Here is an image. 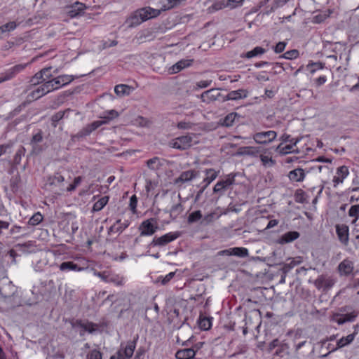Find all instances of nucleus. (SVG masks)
<instances>
[{
	"instance_id": "f257e3e1",
	"label": "nucleus",
	"mask_w": 359,
	"mask_h": 359,
	"mask_svg": "<svg viewBox=\"0 0 359 359\" xmlns=\"http://www.w3.org/2000/svg\"><path fill=\"white\" fill-rule=\"evenodd\" d=\"M74 79V76L60 75L45 81L42 85L33 90L29 96L32 99L37 100L47 93L57 90L61 87L71 83Z\"/></svg>"
},
{
	"instance_id": "f03ea898",
	"label": "nucleus",
	"mask_w": 359,
	"mask_h": 359,
	"mask_svg": "<svg viewBox=\"0 0 359 359\" xmlns=\"http://www.w3.org/2000/svg\"><path fill=\"white\" fill-rule=\"evenodd\" d=\"M196 135L193 133L180 136L171 140L168 142L169 147L178 150H186L192 146L194 137Z\"/></svg>"
},
{
	"instance_id": "7ed1b4c3",
	"label": "nucleus",
	"mask_w": 359,
	"mask_h": 359,
	"mask_svg": "<svg viewBox=\"0 0 359 359\" xmlns=\"http://www.w3.org/2000/svg\"><path fill=\"white\" fill-rule=\"evenodd\" d=\"M158 228V223L155 218H150L143 221L139 227L141 236L153 235Z\"/></svg>"
},
{
	"instance_id": "20e7f679",
	"label": "nucleus",
	"mask_w": 359,
	"mask_h": 359,
	"mask_svg": "<svg viewBox=\"0 0 359 359\" xmlns=\"http://www.w3.org/2000/svg\"><path fill=\"white\" fill-rule=\"evenodd\" d=\"M277 137V133L274 130H269L256 133L252 138L257 144H266L273 141Z\"/></svg>"
},
{
	"instance_id": "39448f33",
	"label": "nucleus",
	"mask_w": 359,
	"mask_h": 359,
	"mask_svg": "<svg viewBox=\"0 0 359 359\" xmlns=\"http://www.w3.org/2000/svg\"><path fill=\"white\" fill-rule=\"evenodd\" d=\"M16 292L13 283L8 278H3L0 280V294L5 298L11 297Z\"/></svg>"
},
{
	"instance_id": "423d86ee",
	"label": "nucleus",
	"mask_w": 359,
	"mask_h": 359,
	"mask_svg": "<svg viewBox=\"0 0 359 359\" xmlns=\"http://www.w3.org/2000/svg\"><path fill=\"white\" fill-rule=\"evenodd\" d=\"M179 236L180 233L178 232H170L161 237H154L151 243V245L154 246H164L169 243L170 242L177 238Z\"/></svg>"
},
{
	"instance_id": "0eeeda50",
	"label": "nucleus",
	"mask_w": 359,
	"mask_h": 359,
	"mask_svg": "<svg viewBox=\"0 0 359 359\" xmlns=\"http://www.w3.org/2000/svg\"><path fill=\"white\" fill-rule=\"evenodd\" d=\"M145 11L142 9L136 11L130 18L126 20L129 27H134L140 25L142 22L147 20V15Z\"/></svg>"
},
{
	"instance_id": "6e6552de",
	"label": "nucleus",
	"mask_w": 359,
	"mask_h": 359,
	"mask_svg": "<svg viewBox=\"0 0 359 359\" xmlns=\"http://www.w3.org/2000/svg\"><path fill=\"white\" fill-rule=\"evenodd\" d=\"M335 283L334 278L322 275L315 280L314 285L318 290H327L332 287Z\"/></svg>"
},
{
	"instance_id": "1a4fd4ad",
	"label": "nucleus",
	"mask_w": 359,
	"mask_h": 359,
	"mask_svg": "<svg viewBox=\"0 0 359 359\" xmlns=\"http://www.w3.org/2000/svg\"><path fill=\"white\" fill-rule=\"evenodd\" d=\"M26 66L27 65L25 64H20L11 67L0 76V83L14 78L18 73L22 72L26 67Z\"/></svg>"
},
{
	"instance_id": "9d476101",
	"label": "nucleus",
	"mask_w": 359,
	"mask_h": 359,
	"mask_svg": "<svg viewBox=\"0 0 359 359\" xmlns=\"http://www.w3.org/2000/svg\"><path fill=\"white\" fill-rule=\"evenodd\" d=\"M107 123V121H95L90 124L83 128L76 135L78 137H83L89 135L93 131L95 130L103 124Z\"/></svg>"
},
{
	"instance_id": "9b49d317",
	"label": "nucleus",
	"mask_w": 359,
	"mask_h": 359,
	"mask_svg": "<svg viewBox=\"0 0 359 359\" xmlns=\"http://www.w3.org/2000/svg\"><path fill=\"white\" fill-rule=\"evenodd\" d=\"M65 180L62 175L56 173L53 176L49 177L44 184V189L50 191H54V187L62 184Z\"/></svg>"
},
{
	"instance_id": "f8f14e48",
	"label": "nucleus",
	"mask_w": 359,
	"mask_h": 359,
	"mask_svg": "<svg viewBox=\"0 0 359 359\" xmlns=\"http://www.w3.org/2000/svg\"><path fill=\"white\" fill-rule=\"evenodd\" d=\"M86 6L84 4L76 1L67 8V13L71 18H75L83 13Z\"/></svg>"
},
{
	"instance_id": "ddd939ff",
	"label": "nucleus",
	"mask_w": 359,
	"mask_h": 359,
	"mask_svg": "<svg viewBox=\"0 0 359 359\" xmlns=\"http://www.w3.org/2000/svg\"><path fill=\"white\" fill-rule=\"evenodd\" d=\"M337 175L333 177L332 182L334 187H337L338 184L343 183L344 179L347 177L349 174V170L347 166L341 165L337 169Z\"/></svg>"
},
{
	"instance_id": "4468645a",
	"label": "nucleus",
	"mask_w": 359,
	"mask_h": 359,
	"mask_svg": "<svg viewBox=\"0 0 359 359\" xmlns=\"http://www.w3.org/2000/svg\"><path fill=\"white\" fill-rule=\"evenodd\" d=\"M336 232L340 242L346 245L349 240L348 226L346 224H337L336 225Z\"/></svg>"
},
{
	"instance_id": "2eb2a0df",
	"label": "nucleus",
	"mask_w": 359,
	"mask_h": 359,
	"mask_svg": "<svg viewBox=\"0 0 359 359\" xmlns=\"http://www.w3.org/2000/svg\"><path fill=\"white\" fill-rule=\"evenodd\" d=\"M233 182V178H227L224 180L218 181L213 187V193L218 194L219 196H222L227 188L231 185Z\"/></svg>"
},
{
	"instance_id": "dca6fc26",
	"label": "nucleus",
	"mask_w": 359,
	"mask_h": 359,
	"mask_svg": "<svg viewBox=\"0 0 359 359\" xmlns=\"http://www.w3.org/2000/svg\"><path fill=\"white\" fill-rule=\"evenodd\" d=\"M138 336L137 335L133 341H129L127 342L126 345L121 344L120 350L123 352V355L128 359L131 358L133 355L134 351L136 347V342L138 339Z\"/></svg>"
},
{
	"instance_id": "f3484780",
	"label": "nucleus",
	"mask_w": 359,
	"mask_h": 359,
	"mask_svg": "<svg viewBox=\"0 0 359 359\" xmlns=\"http://www.w3.org/2000/svg\"><path fill=\"white\" fill-rule=\"evenodd\" d=\"M198 175V172L194 170H189L182 172L180 175L175 180V184H182L185 182H190L193 179L196 178Z\"/></svg>"
},
{
	"instance_id": "a211bd4d",
	"label": "nucleus",
	"mask_w": 359,
	"mask_h": 359,
	"mask_svg": "<svg viewBox=\"0 0 359 359\" xmlns=\"http://www.w3.org/2000/svg\"><path fill=\"white\" fill-rule=\"evenodd\" d=\"M311 348V343L306 340L294 343V351L297 356H304Z\"/></svg>"
},
{
	"instance_id": "6ab92c4d",
	"label": "nucleus",
	"mask_w": 359,
	"mask_h": 359,
	"mask_svg": "<svg viewBox=\"0 0 359 359\" xmlns=\"http://www.w3.org/2000/svg\"><path fill=\"white\" fill-rule=\"evenodd\" d=\"M220 96L221 94L218 88H212L203 92L201 98L204 102H210L219 100Z\"/></svg>"
},
{
	"instance_id": "aec40b11",
	"label": "nucleus",
	"mask_w": 359,
	"mask_h": 359,
	"mask_svg": "<svg viewBox=\"0 0 359 359\" xmlns=\"http://www.w3.org/2000/svg\"><path fill=\"white\" fill-rule=\"evenodd\" d=\"M43 133L41 130H39L32 135L29 144L32 147L33 152L39 153L41 151V147L39 146V144L43 141Z\"/></svg>"
},
{
	"instance_id": "412c9836",
	"label": "nucleus",
	"mask_w": 359,
	"mask_h": 359,
	"mask_svg": "<svg viewBox=\"0 0 359 359\" xmlns=\"http://www.w3.org/2000/svg\"><path fill=\"white\" fill-rule=\"evenodd\" d=\"M172 199L173 201L176 202L170 210V216L174 219L182 212L184 208L180 202L181 197L180 194L177 197H172Z\"/></svg>"
},
{
	"instance_id": "4be33fe9",
	"label": "nucleus",
	"mask_w": 359,
	"mask_h": 359,
	"mask_svg": "<svg viewBox=\"0 0 359 359\" xmlns=\"http://www.w3.org/2000/svg\"><path fill=\"white\" fill-rule=\"evenodd\" d=\"M72 327L74 328H81V330H83V331H86L89 333H93L96 326L94 323L88 322V321H83L81 320H76V321H73L72 323Z\"/></svg>"
},
{
	"instance_id": "5701e85b",
	"label": "nucleus",
	"mask_w": 359,
	"mask_h": 359,
	"mask_svg": "<svg viewBox=\"0 0 359 359\" xmlns=\"http://www.w3.org/2000/svg\"><path fill=\"white\" fill-rule=\"evenodd\" d=\"M353 263L348 259L343 260L338 266V270L341 276H348L353 271Z\"/></svg>"
},
{
	"instance_id": "b1692460",
	"label": "nucleus",
	"mask_w": 359,
	"mask_h": 359,
	"mask_svg": "<svg viewBox=\"0 0 359 359\" xmlns=\"http://www.w3.org/2000/svg\"><path fill=\"white\" fill-rule=\"evenodd\" d=\"M192 63L193 60H181L169 68V72L171 74L178 73L184 68L190 67Z\"/></svg>"
},
{
	"instance_id": "393cba45",
	"label": "nucleus",
	"mask_w": 359,
	"mask_h": 359,
	"mask_svg": "<svg viewBox=\"0 0 359 359\" xmlns=\"http://www.w3.org/2000/svg\"><path fill=\"white\" fill-rule=\"evenodd\" d=\"M52 69L51 67H45L36 72L34 76L30 80V82L32 83V85L36 86L41 84L42 85L45 81L43 79V75L46 72H50V70Z\"/></svg>"
},
{
	"instance_id": "a878e982",
	"label": "nucleus",
	"mask_w": 359,
	"mask_h": 359,
	"mask_svg": "<svg viewBox=\"0 0 359 359\" xmlns=\"http://www.w3.org/2000/svg\"><path fill=\"white\" fill-rule=\"evenodd\" d=\"M306 174L302 168H296L288 173V177L292 182H300L305 178Z\"/></svg>"
},
{
	"instance_id": "bb28decb",
	"label": "nucleus",
	"mask_w": 359,
	"mask_h": 359,
	"mask_svg": "<svg viewBox=\"0 0 359 359\" xmlns=\"http://www.w3.org/2000/svg\"><path fill=\"white\" fill-rule=\"evenodd\" d=\"M195 355L196 351L194 349L189 348L177 351L175 357L177 359H192Z\"/></svg>"
},
{
	"instance_id": "cd10ccee",
	"label": "nucleus",
	"mask_w": 359,
	"mask_h": 359,
	"mask_svg": "<svg viewBox=\"0 0 359 359\" xmlns=\"http://www.w3.org/2000/svg\"><path fill=\"white\" fill-rule=\"evenodd\" d=\"M247 97V92L245 90L239 89L229 93L223 100H236Z\"/></svg>"
},
{
	"instance_id": "c85d7f7f",
	"label": "nucleus",
	"mask_w": 359,
	"mask_h": 359,
	"mask_svg": "<svg viewBox=\"0 0 359 359\" xmlns=\"http://www.w3.org/2000/svg\"><path fill=\"white\" fill-rule=\"evenodd\" d=\"M290 262L283 264L281 271L283 273H287L293 267L300 264L303 260L301 257H297L293 259H289Z\"/></svg>"
},
{
	"instance_id": "c756f323",
	"label": "nucleus",
	"mask_w": 359,
	"mask_h": 359,
	"mask_svg": "<svg viewBox=\"0 0 359 359\" xmlns=\"http://www.w3.org/2000/svg\"><path fill=\"white\" fill-rule=\"evenodd\" d=\"M240 116H241L236 112L230 113L227 114L223 119L220 120V124L222 126L231 127L233 125L236 118H239Z\"/></svg>"
},
{
	"instance_id": "7c9ffc66",
	"label": "nucleus",
	"mask_w": 359,
	"mask_h": 359,
	"mask_svg": "<svg viewBox=\"0 0 359 359\" xmlns=\"http://www.w3.org/2000/svg\"><path fill=\"white\" fill-rule=\"evenodd\" d=\"M129 224L130 222L128 220H125L124 222H121V219H118L116 223L109 228V231L114 233H121L125 229H126Z\"/></svg>"
},
{
	"instance_id": "2f4dec72",
	"label": "nucleus",
	"mask_w": 359,
	"mask_h": 359,
	"mask_svg": "<svg viewBox=\"0 0 359 359\" xmlns=\"http://www.w3.org/2000/svg\"><path fill=\"white\" fill-rule=\"evenodd\" d=\"M299 237V233L297 231H289L284 233L280 238L279 243L280 244L288 243L294 241Z\"/></svg>"
},
{
	"instance_id": "473e14b6",
	"label": "nucleus",
	"mask_w": 359,
	"mask_h": 359,
	"mask_svg": "<svg viewBox=\"0 0 359 359\" xmlns=\"http://www.w3.org/2000/svg\"><path fill=\"white\" fill-rule=\"evenodd\" d=\"M219 173V170L216 171L215 169L210 168L206 169L205 170V177L203 180L204 183H207V184H210L212 181H214Z\"/></svg>"
},
{
	"instance_id": "72a5a7b5",
	"label": "nucleus",
	"mask_w": 359,
	"mask_h": 359,
	"mask_svg": "<svg viewBox=\"0 0 359 359\" xmlns=\"http://www.w3.org/2000/svg\"><path fill=\"white\" fill-rule=\"evenodd\" d=\"M259 152V150L257 147H243L239 148L238 154L240 155L256 156Z\"/></svg>"
},
{
	"instance_id": "f704fd0d",
	"label": "nucleus",
	"mask_w": 359,
	"mask_h": 359,
	"mask_svg": "<svg viewBox=\"0 0 359 359\" xmlns=\"http://www.w3.org/2000/svg\"><path fill=\"white\" fill-rule=\"evenodd\" d=\"M131 87L125 84H119L115 86L114 92L118 96L128 95L130 93Z\"/></svg>"
},
{
	"instance_id": "c9c22d12",
	"label": "nucleus",
	"mask_w": 359,
	"mask_h": 359,
	"mask_svg": "<svg viewBox=\"0 0 359 359\" xmlns=\"http://www.w3.org/2000/svg\"><path fill=\"white\" fill-rule=\"evenodd\" d=\"M354 319V316H351L350 314L341 315V314H334L332 317V320L337 323L339 325H342L346 322L353 321Z\"/></svg>"
},
{
	"instance_id": "e433bc0d",
	"label": "nucleus",
	"mask_w": 359,
	"mask_h": 359,
	"mask_svg": "<svg viewBox=\"0 0 359 359\" xmlns=\"http://www.w3.org/2000/svg\"><path fill=\"white\" fill-rule=\"evenodd\" d=\"M61 271H81L83 268L78 266V264L73 262H65L60 265Z\"/></svg>"
},
{
	"instance_id": "4c0bfd02",
	"label": "nucleus",
	"mask_w": 359,
	"mask_h": 359,
	"mask_svg": "<svg viewBox=\"0 0 359 359\" xmlns=\"http://www.w3.org/2000/svg\"><path fill=\"white\" fill-rule=\"evenodd\" d=\"M69 111L70 109H67L65 111H60L53 114L51 117L52 126L55 128L57 122L62 120Z\"/></svg>"
},
{
	"instance_id": "58836bf2",
	"label": "nucleus",
	"mask_w": 359,
	"mask_h": 359,
	"mask_svg": "<svg viewBox=\"0 0 359 359\" xmlns=\"http://www.w3.org/2000/svg\"><path fill=\"white\" fill-rule=\"evenodd\" d=\"M355 338L354 334H350L347 335L346 337H344L341 338L337 343V348L333 349V351L342 348L349 344H351Z\"/></svg>"
},
{
	"instance_id": "ea45409f",
	"label": "nucleus",
	"mask_w": 359,
	"mask_h": 359,
	"mask_svg": "<svg viewBox=\"0 0 359 359\" xmlns=\"http://www.w3.org/2000/svg\"><path fill=\"white\" fill-rule=\"evenodd\" d=\"M109 196H103L95 202L93 205L92 212H98L101 210L108 203Z\"/></svg>"
},
{
	"instance_id": "a19ab883",
	"label": "nucleus",
	"mask_w": 359,
	"mask_h": 359,
	"mask_svg": "<svg viewBox=\"0 0 359 359\" xmlns=\"http://www.w3.org/2000/svg\"><path fill=\"white\" fill-rule=\"evenodd\" d=\"M147 165L149 169L156 170L162 166V163L158 157H154L147 161Z\"/></svg>"
},
{
	"instance_id": "79ce46f5",
	"label": "nucleus",
	"mask_w": 359,
	"mask_h": 359,
	"mask_svg": "<svg viewBox=\"0 0 359 359\" xmlns=\"http://www.w3.org/2000/svg\"><path fill=\"white\" fill-rule=\"evenodd\" d=\"M232 255L242 258L247 257L249 255L248 250L242 247L232 248Z\"/></svg>"
},
{
	"instance_id": "37998d69",
	"label": "nucleus",
	"mask_w": 359,
	"mask_h": 359,
	"mask_svg": "<svg viewBox=\"0 0 359 359\" xmlns=\"http://www.w3.org/2000/svg\"><path fill=\"white\" fill-rule=\"evenodd\" d=\"M203 215L201 210H196L191 212L187 218V222L189 224H193L198 222L199 220H202Z\"/></svg>"
},
{
	"instance_id": "c03bdc74",
	"label": "nucleus",
	"mask_w": 359,
	"mask_h": 359,
	"mask_svg": "<svg viewBox=\"0 0 359 359\" xmlns=\"http://www.w3.org/2000/svg\"><path fill=\"white\" fill-rule=\"evenodd\" d=\"M266 52V50L260 46L255 47L253 50L247 52L243 57L247 58H252L259 55H262Z\"/></svg>"
},
{
	"instance_id": "a18cd8bd",
	"label": "nucleus",
	"mask_w": 359,
	"mask_h": 359,
	"mask_svg": "<svg viewBox=\"0 0 359 359\" xmlns=\"http://www.w3.org/2000/svg\"><path fill=\"white\" fill-rule=\"evenodd\" d=\"M123 277L114 273H109V278L108 279V283H111L115 284L116 285H123Z\"/></svg>"
},
{
	"instance_id": "49530a36",
	"label": "nucleus",
	"mask_w": 359,
	"mask_h": 359,
	"mask_svg": "<svg viewBox=\"0 0 359 359\" xmlns=\"http://www.w3.org/2000/svg\"><path fill=\"white\" fill-rule=\"evenodd\" d=\"M348 215L353 217L352 224H355L359 217V204L352 205L348 210Z\"/></svg>"
},
{
	"instance_id": "de8ad7c7",
	"label": "nucleus",
	"mask_w": 359,
	"mask_h": 359,
	"mask_svg": "<svg viewBox=\"0 0 359 359\" xmlns=\"http://www.w3.org/2000/svg\"><path fill=\"white\" fill-rule=\"evenodd\" d=\"M17 23L14 21L8 22L0 27V34H4L7 32L13 31L17 27Z\"/></svg>"
},
{
	"instance_id": "09e8293b",
	"label": "nucleus",
	"mask_w": 359,
	"mask_h": 359,
	"mask_svg": "<svg viewBox=\"0 0 359 359\" xmlns=\"http://www.w3.org/2000/svg\"><path fill=\"white\" fill-rule=\"evenodd\" d=\"M142 10L146 12L144 14L147 15V20L150 18H155L161 13V10L154 9L150 7L144 8H142Z\"/></svg>"
},
{
	"instance_id": "8fccbe9b",
	"label": "nucleus",
	"mask_w": 359,
	"mask_h": 359,
	"mask_svg": "<svg viewBox=\"0 0 359 359\" xmlns=\"http://www.w3.org/2000/svg\"><path fill=\"white\" fill-rule=\"evenodd\" d=\"M293 149V145L288 144L285 147H283V144H280L276 148V151L278 152L281 155H285L287 154H290L292 151V149Z\"/></svg>"
},
{
	"instance_id": "3c124183",
	"label": "nucleus",
	"mask_w": 359,
	"mask_h": 359,
	"mask_svg": "<svg viewBox=\"0 0 359 359\" xmlns=\"http://www.w3.org/2000/svg\"><path fill=\"white\" fill-rule=\"evenodd\" d=\"M198 325L202 330H209L211 327L210 319L206 317H200L198 320Z\"/></svg>"
},
{
	"instance_id": "603ef678",
	"label": "nucleus",
	"mask_w": 359,
	"mask_h": 359,
	"mask_svg": "<svg viewBox=\"0 0 359 359\" xmlns=\"http://www.w3.org/2000/svg\"><path fill=\"white\" fill-rule=\"evenodd\" d=\"M43 218V215L39 212H38L33 215L32 217L29 219L28 224L31 226H36L42 222Z\"/></svg>"
},
{
	"instance_id": "864d4df0",
	"label": "nucleus",
	"mask_w": 359,
	"mask_h": 359,
	"mask_svg": "<svg viewBox=\"0 0 359 359\" xmlns=\"http://www.w3.org/2000/svg\"><path fill=\"white\" fill-rule=\"evenodd\" d=\"M260 160L265 167H272L276 164L275 160L272 159L271 157L265 155H260Z\"/></svg>"
},
{
	"instance_id": "5fc2aeb1",
	"label": "nucleus",
	"mask_w": 359,
	"mask_h": 359,
	"mask_svg": "<svg viewBox=\"0 0 359 359\" xmlns=\"http://www.w3.org/2000/svg\"><path fill=\"white\" fill-rule=\"evenodd\" d=\"M25 149L24 147H20L18 151H16L14 158H13V163L15 165H19L21 161L22 156L25 155Z\"/></svg>"
},
{
	"instance_id": "6e6d98bb",
	"label": "nucleus",
	"mask_w": 359,
	"mask_h": 359,
	"mask_svg": "<svg viewBox=\"0 0 359 359\" xmlns=\"http://www.w3.org/2000/svg\"><path fill=\"white\" fill-rule=\"evenodd\" d=\"M299 56V51L296 49L290 50L280 55V58H285L287 60L295 59Z\"/></svg>"
},
{
	"instance_id": "4d7b16f0",
	"label": "nucleus",
	"mask_w": 359,
	"mask_h": 359,
	"mask_svg": "<svg viewBox=\"0 0 359 359\" xmlns=\"http://www.w3.org/2000/svg\"><path fill=\"white\" fill-rule=\"evenodd\" d=\"M102 354L97 349H93L87 354V359H102Z\"/></svg>"
},
{
	"instance_id": "13d9d810",
	"label": "nucleus",
	"mask_w": 359,
	"mask_h": 359,
	"mask_svg": "<svg viewBox=\"0 0 359 359\" xmlns=\"http://www.w3.org/2000/svg\"><path fill=\"white\" fill-rule=\"evenodd\" d=\"M215 213L211 212L208 215H206L203 218H202V220L201 222V224L202 225H208L212 222L215 219Z\"/></svg>"
},
{
	"instance_id": "bf43d9fd",
	"label": "nucleus",
	"mask_w": 359,
	"mask_h": 359,
	"mask_svg": "<svg viewBox=\"0 0 359 359\" xmlns=\"http://www.w3.org/2000/svg\"><path fill=\"white\" fill-rule=\"evenodd\" d=\"M330 12L329 11L328 13L326 12L319 13L314 16L313 18V22L316 23H321L323 22L327 17H329Z\"/></svg>"
},
{
	"instance_id": "052dcab7",
	"label": "nucleus",
	"mask_w": 359,
	"mask_h": 359,
	"mask_svg": "<svg viewBox=\"0 0 359 359\" xmlns=\"http://www.w3.org/2000/svg\"><path fill=\"white\" fill-rule=\"evenodd\" d=\"M244 0H226V6L229 9H233L238 6L241 5Z\"/></svg>"
},
{
	"instance_id": "680f3d73",
	"label": "nucleus",
	"mask_w": 359,
	"mask_h": 359,
	"mask_svg": "<svg viewBox=\"0 0 359 359\" xmlns=\"http://www.w3.org/2000/svg\"><path fill=\"white\" fill-rule=\"evenodd\" d=\"M295 201L297 203H304L306 201L305 194L302 189L297 191L295 194Z\"/></svg>"
},
{
	"instance_id": "e2e57ef3",
	"label": "nucleus",
	"mask_w": 359,
	"mask_h": 359,
	"mask_svg": "<svg viewBox=\"0 0 359 359\" xmlns=\"http://www.w3.org/2000/svg\"><path fill=\"white\" fill-rule=\"evenodd\" d=\"M308 68L311 74H313L317 69H321L324 68V64L321 62H316L309 64Z\"/></svg>"
},
{
	"instance_id": "0e129e2a",
	"label": "nucleus",
	"mask_w": 359,
	"mask_h": 359,
	"mask_svg": "<svg viewBox=\"0 0 359 359\" xmlns=\"http://www.w3.org/2000/svg\"><path fill=\"white\" fill-rule=\"evenodd\" d=\"M82 181V177L79 176V177H76L74 178V183L70 184L67 190V191H73L75 190V189L76 188V187Z\"/></svg>"
},
{
	"instance_id": "69168bd1",
	"label": "nucleus",
	"mask_w": 359,
	"mask_h": 359,
	"mask_svg": "<svg viewBox=\"0 0 359 359\" xmlns=\"http://www.w3.org/2000/svg\"><path fill=\"white\" fill-rule=\"evenodd\" d=\"M212 8L215 11H219L224 8H227V6H226V1H218L212 6Z\"/></svg>"
},
{
	"instance_id": "338daca9",
	"label": "nucleus",
	"mask_w": 359,
	"mask_h": 359,
	"mask_svg": "<svg viewBox=\"0 0 359 359\" xmlns=\"http://www.w3.org/2000/svg\"><path fill=\"white\" fill-rule=\"evenodd\" d=\"M137 204V199L135 195H133L130 198V208L133 213L136 212V208Z\"/></svg>"
},
{
	"instance_id": "774afa93",
	"label": "nucleus",
	"mask_w": 359,
	"mask_h": 359,
	"mask_svg": "<svg viewBox=\"0 0 359 359\" xmlns=\"http://www.w3.org/2000/svg\"><path fill=\"white\" fill-rule=\"evenodd\" d=\"M286 44H287V43L285 41L278 42L274 48V51L276 53H282L285 50Z\"/></svg>"
}]
</instances>
